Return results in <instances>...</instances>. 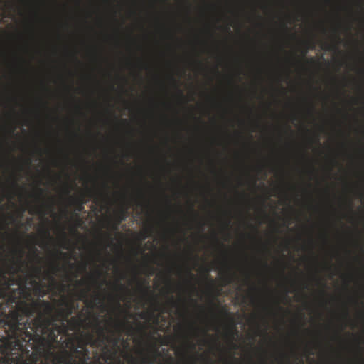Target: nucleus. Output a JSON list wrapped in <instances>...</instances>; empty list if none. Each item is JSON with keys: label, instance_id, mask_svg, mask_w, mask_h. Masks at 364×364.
Here are the masks:
<instances>
[{"label": "nucleus", "instance_id": "nucleus-3", "mask_svg": "<svg viewBox=\"0 0 364 364\" xmlns=\"http://www.w3.org/2000/svg\"><path fill=\"white\" fill-rule=\"evenodd\" d=\"M102 358L104 360L102 364H126L120 358H117L115 350L109 349L107 346H104ZM160 353L158 349H154L145 353L140 358L134 356L131 353H125L124 360L127 364H155L158 362Z\"/></svg>", "mask_w": 364, "mask_h": 364}, {"label": "nucleus", "instance_id": "nucleus-4", "mask_svg": "<svg viewBox=\"0 0 364 364\" xmlns=\"http://www.w3.org/2000/svg\"><path fill=\"white\" fill-rule=\"evenodd\" d=\"M114 328L115 332L120 335L124 330L129 332L132 331L133 326L127 320H119V318H117V320L114 321Z\"/></svg>", "mask_w": 364, "mask_h": 364}, {"label": "nucleus", "instance_id": "nucleus-32", "mask_svg": "<svg viewBox=\"0 0 364 364\" xmlns=\"http://www.w3.org/2000/svg\"><path fill=\"white\" fill-rule=\"evenodd\" d=\"M314 109V105H311L310 107V112H313Z\"/></svg>", "mask_w": 364, "mask_h": 364}, {"label": "nucleus", "instance_id": "nucleus-30", "mask_svg": "<svg viewBox=\"0 0 364 364\" xmlns=\"http://www.w3.org/2000/svg\"><path fill=\"white\" fill-rule=\"evenodd\" d=\"M191 348L192 350H194V348H196L195 344L191 343Z\"/></svg>", "mask_w": 364, "mask_h": 364}, {"label": "nucleus", "instance_id": "nucleus-38", "mask_svg": "<svg viewBox=\"0 0 364 364\" xmlns=\"http://www.w3.org/2000/svg\"><path fill=\"white\" fill-rule=\"evenodd\" d=\"M277 307H278V309H282V307L279 306V303H277Z\"/></svg>", "mask_w": 364, "mask_h": 364}, {"label": "nucleus", "instance_id": "nucleus-19", "mask_svg": "<svg viewBox=\"0 0 364 364\" xmlns=\"http://www.w3.org/2000/svg\"><path fill=\"white\" fill-rule=\"evenodd\" d=\"M187 274L189 275L190 277L191 278H194V274H192L191 271V270H187Z\"/></svg>", "mask_w": 364, "mask_h": 364}, {"label": "nucleus", "instance_id": "nucleus-26", "mask_svg": "<svg viewBox=\"0 0 364 364\" xmlns=\"http://www.w3.org/2000/svg\"><path fill=\"white\" fill-rule=\"evenodd\" d=\"M309 48H310V49H314V43H309Z\"/></svg>", "mask_w": 364, "mask_h": 364}, {"label": "nucleus", "instance_id": "nucleus-20", "mask_svg": "<svg viewBox=\"0 0 364 364\" xmlns=\"http://www.w3.org/2000/svg\"><path fill=\"white\" fill-rule=\"evenodd\" d=\"M76 282L79 285H82V284H85V281L84 280H77V281H76Z\"/></svg>", "mask_w": 364, "mask_h": 364}, {"label": "nucleus", "instance_id": "nucleus-47", "mask_svg": "<svg viewBox=\"0 0 364 364\" xmlns=\"http://www.w3.org/2000/svg\"><path fill=\"white\" fill-rule=\"evenodd\" d=\"M97 274H98V277H100L101 273H100V272H98V273H97Z\"/></svg>", "mask_w": 364, "mask_h": 364}, {"label": "nucleus", "instance_id": "nucleus-6", "mask_svg": "<svg viewBox=\"0 0 364 364\" xmlns=\"http://www.w3.org/2000/svg\"><path fill=\"white\" fill-rule=\"evenodd\" d=\"M127 216V208H122L117 215V219L116 223L113 226V229L117 230L119 225L122 222L124 221Z\"/></svg>", "mask_w": 364, "mask_h": 364}, {"label": "nucleus", "instance_id": "nucleus-1", "mask_svg": "<svg viewBox=\"0 0 364 364\" xmlns=\"http://www.w3.org/2000/svg\"><path fill=\"white\" fill-rule=\"evenodd\" d=\"M64 307L53 314L54 306L46 300H33L31 302H22L18 310L13 313V318L16 323L19 314L33 315V329L36 338V351L40 364H102L100 360L92 362L88 345L92 347L105 346V342L112 341L114 347L117 346L119 339L112 338L107 335L106 328L102 327L97 321V337L92 333L71 338L68 336L61 350H54V343L58 342L60 333H68L66 325L75 308L73 302L63 301Z\"/></svg>", "mask_w": 364, "mask_h": 364}, {"label": "nucleus", "instance_id": "nucleus-49", "mask_svg": "<svg viewBox=\"0 0 364 364\" xmlns=\"http://www.w3.org/2000/svg\"><path fill=\"white\" fill-rule=\"evenodd\" d=\"M70 267H74V265H73V264H70Z\"/></svg>", "mask_w": 364, "mask_h": 364}, {"label": "nucleus", "instance_id": "nucleus-14", "mask_svg": "<svg viewBox=\"0 0 364 364\" xmlns=\"http://www.w3.org/2000/svg\"><path fill=\"white\" fill-rule=\"evenodd\" d=\"M65 193H66L67 194L70 193L71 188H70V185L66 184V185H65Z\"/></svg>", "mask_w": 364, "mask_h": 364}, {"label": "nucleus", "instance_id": "nucleus-15", "mask_svg": "<svg viewBox=\"0 0 364 364\" xmlns=\"http://www.w3.org/2000/svg\"><path fill=\"white\" fill-rule=\"evenodd\" d=\"M225 279L227 284H230V282L232 281V277L231 276H228L225 278Z\"/></svg>", "mask_w": 364, "mask_h": 364}, {"label": "nucleus", "instance_id": "nucleus-23", "mask_svg": "<svg viewBox=\"0 0 364 364\" xmlns=\"http://www.w3.org/2000/svg\"><path fill=\"white\" fill-rule=\"evenodd\" d=\"M61 232H62V234H63V236L64 240H66V238H67L65 232H64V230H61Z\"/></svg>", "mask_w": 364, "mask_h": 364}, {"label": "nucleus", "instance_id": "nucleus-24", "mask_svg": "<svg viewBox=\"0 0 364 364\" xmlns=\"http://www.w3.org/2000/svg\"><path fill=\"white\" fill-rule=\"evenodd\" d=\"M56 255H63V256L67 255L66 254L62 253V252H60V251L56 252Z\"/></svg>", "mask_w": 364, "mask_h": 364}, {"label": "nucleus", "instance_id": "nucleus-46", "mask_svg": "<svg viewBox=\"0 0 364 364\" xmlns=\"http://www.w3.org/2000/svg\"><path fill=\"white\" fill-rule=\"evenodd\" d=\"M2 253H1V247H0V255H1Z\"/></svg>", "mask_w": 364, "mask_h": 364}, {"label": "nucleus", "instance_id": "nucleus-25", "mask_svg": "<svg viewBox=\"0 0 364 364\" xmlns=\"http://www.w3.org/2000/svg\"><path fill=\"white\" fill-rule=\"evenodd\" d=\"M310 62L311 63H315L316 60L314 57L310 58Z\"/></svg>", "mask_w": 364, "mask_h": 364}, {"label": "nucleus", "instance_id": "nucleus-35", "mask_svg": "<svg viewBox=\"0 0 364 364\" xmlns=\"http://www.w3.org/2000/svg\"><path fill=\"white\" fill-rule=\"evenodd\" d=\"M223 312L224 314H226V315L229 314L228 313H227L226 310H225V309H223Z\"/></svg>", "mask_w": 364, "mask_h": 364}, {"label": "nucleus", "instance_id": "nucleus-29", "mask_svg": "<svg viewBox=\"0 0 364 364\" xmlns=\"http://www.w3.org/2000/svg\"><path fill=\"white\" fill-rule=\"evenodd\" d=\"M345 316H346V318L349 317V313H348V311H347V310H346V312H345Z\"/></svg>", "mask_w": 364, "mask_h": 364}, {"label": "nucleus", "instance_id": "nucleus-34", "mask_svg": "<svg viewBox=\"0 0 364 364\" xmlns=\"http://www.w3.org/2000/svg\"><path fill=\"white\" fill-rule=\"evenodd\" d=\"M230 223V219H228L227 221L226 225L228 226Z\"/></svg>", "mask_w": 364, "mask_h": 364}, {"label": "nucleus", "instance_id": "nucleus-42", "mask_svg": "<svg viewBox=\"0 0 364 364\" xmlns=\"http://www.w3.org/2000/svg\"><path fill=\"white\" fill-rule=\"evenodd\" d=\"M179 94H180V95H181V96H183V92H182V91L179 90Z\"/></svg>", "mask_w": 364, "mask_h": 364}, {"label": "nucleus", "instance_id": "nucleus-33", "mask_svg": "<svg viewBox=\"0 0 364 364\" xmlns=\"http://www.w3.org/2000/svg\"><path fill=\"white\" fill-rule=\"evenodd\" d=\"M181 354H182V355H183V358H186V353H185V351H183Z\"/></svg>", "mask_w": 364, "mask_h": 364}, {"label": "nucleus", "instance_id": "nucleus-36", "mask_svg": "<svg viewBox=\"0 0 364 364\" xmlns=\"http://www.w3.org/2000/svg\"><path fill=\"white\" fill-rule=\"evenodd\" d=\"M321 284L323 288L326 287V284L325 283H321Z\"/></svg>", "mask_w": 364, "mask_h": 364}, {"label": "nucleus", "instance_id": "nucleus-39", "mask_svg": "<svg viewBox=\"0 0 364 364\" xmlns=\"http://www.w3.org/2000/svg\"><path fill=\"white\" fill-rule=\"evenodd\" d=\"M211 305H212L213 306H215V304H214V302H213V300L211 301Z\"/></svg>", "mask_w": 364, "mask_h": 364}, {"label": "nucleus", "instance_id": "nucleus-44", "mask_svg": "<svg viewBox=\"0 0 364 364\" xmlns=\"http://www.w3.org/2000/svg\"><path fill=\"white\" fill-rule=\"evenodd\" d=\"M106 282H106V280H105V279H103V280H102V284H106Z\"/></svg>", "mask_w": 364, "mask_h": 364}, {"label": "nucleus", "instance_id": "nucleus-37", "mask_svg": "<svg viewBox=\"0 0 364 364\" xmlns=\"http://www.w3.org/2000/svg\"><path fill=\"white\" fill-rule=\"evenodd\" d=\"M85 295H86V291H82V296H85Z\"/></svg>", "mask_w": 364, "mask_h": 364}, {"label": "nucleus", "instance_id": "nucleus-48", "mask_svg": "<svg viewBox=\"0 0 364 364\" xmlns=\"http://www.w3.org/2000/svg\"><path fill=\"white\" fill-rule=\"evenodd\" d=\"M186 3H188V1L187 0H183Z\"/></svg>", "mask_w": 364, "mask_h": 364}, {"label": "nucleus", "instance_id": "nucleus-2", "mask_svg": "<svg viewBox=\"0 0 364 364\" xmlns=\"http://www.w3.org/2000/svg\"><path fill=\"white\" fill-rule=\"evenodd\" d=\"M19 256L7 265L6 269L0 268V327L8 339L11 340V350L20 353L21 364H40L38 354L36 351V338L33 329V316H22L19 314L17 321L13 318V313L18 310L21 303L27 302L31 296L27 281L31 278H40L41 267H34L33 273L21 279V282L15 279V274L23 272V249H19ZM0 363L6 364L4 358L0 357Z\"/></svg>", "mask_w": 364, "mask_h": 364}, {"label": "nucleus", "instance_id": "nucleus-12", "mask_svg": "<svg viewBox=\"0 0 364 364\" xmlns=\"http://www.w3.org/2000/svg\"><path fill=\"white\" fill-rule=\"evenodd\" d=\"M115 287L119 289L120 291H124V289H127V288L124 287V285L122 284L120 281L118 280L116 284H114Z\"/></svg>", "mask_w": 364, "mask_h": 364}, {"label": "nucleus", "instance_id": "nucleus-31", "mask_svg": "<svg viewBox=\"0 0 364 364\" xmlns=\"http://www.w3.org/2000/svg\"><path fill=\"white\" fill-rule=\"evenodd\" d=\"M308 53V50L307 49H305L303 52V55L305 56L306 55V53Z\"/></svg>", "mask_w": 364, "mask_h": 364}, {"label": "nucleus", "instance_id": "nucleus-41", "mask_svg": "<svg viewBox=\"0 0 364 364\" xmlns=\"http://www.w3.org/2000/svg\"><path fill=\"white\" fill-rule=\"evenodd\" d=\"M264 265L266 267H268L267 262H264Z\"/></svg>", "mask_w": 364, "mask_h": 364}, {"label": "nucleus", "instance_id": "nucleus-18", "mask_svg": "<svg viewBox=\"0 0 364 364\" xmlns=\"http://www.w3.org/2000/svg\"><path fill=\"white\" fill-rule=\"evenodd\" d=\"M173 358L172 357H170L168 361V364H173ZM159 364H164L163 363H160Z\"/></svg>", "mask_w": 364, "mask_h": 364}, {"label": "nucleus", "instance_id": "nucleus-16", "mask_svg": "<svg viewBox=\"0 0 364 364\" xmlns=\"http://www.w3.org/2000/svg\"><path fill=\"white\" fill-rule=\"evenodd\" d=\"M31 284L34 286H39V283L36 279H31Z\"/></svg>", "mask_w": 364, "mask_h": 364}, {"label": "nucleus", "instance_id": "nucleus-11", "mask_svg": "<svg viewBox=\"0 0 364 364\" xmlns=\"http://www.w3.org/2000/svg\"><path fill=\"white\" fill-rule=\"evenodd\" d=\"M154 232V226L150 225L146 229L144 230V234H143V238H146L148 237H150L152 233Z\"/></svg>", "mask_w": 364, "mask_h": 364}, {"label": "nucleus", "instance_id": "nucleus-5", "mask_svg": "<svg viewBox=\"0 0 364 364\" xmlns=\"http://www.w3.org/2000/svg\"><path fill=\"white\" fill-rule=\"evenodd\" d=\"M85 322H86V318H83L81 316H73L67 321L66 326L68 330H76L80 329Z\"/></svg>", "mask_w": 364, "mask_h": 364}, {"label": "nucleus", "instance_id": "nucleus-21", "mask_svg": "<svg viewBox=\"0 0 364 364\" xmlns=\"http://www.w3.org/2000/svg\"><path fill=\"white\" fill-rule=\"evenodd\" d=\"M171 302L172 303V304H173V306H174V304H176V303L173 296H171Z\"/></svg>", "mask_w": 364, "mask_h": 364}, {"label": "nucleus", "instance_id": "nucleus-13", "mask_svg": "<svg viewBox=\"0 0 364 364\" xmlns=\"http://www.w3.org/2000/svg\"><path fill=\"white\" fill-rule=\"evenodd\" d=\"M43 233L46 237L51 238L50 230L48 228L43 230Z\"/></svg>", "mask_w": 364, "mask_h": 364}, {"label": "nucleus", "instance_id": "nucleus-50", "mask_svg": "<svg viewBox=\"0 0 364 364\" xmlns=\"http://www.w3.org/2000/svg\"><path fill=\"white\" fill-rule=\"evenodd\" d=\"M321 292H322L323 294H325V291H324V290H323V291H322Z\"/></svg>", "mask_w": 364, "mask_h": 364}, {"label": "nucleus", "instance_id": "nucleus-9", "mask_svg": "<svg viewBox=\"0 0 364 364\" xmlns=\"http://www.w3.org/2000/svg\"><path fill=\"white\" fill-rule=\"evenodd\" d=\"M74 202L77 203V210L82 211L84 210V204L86 203V198L85 195H81L74 199Z\"/></svg>", "mask_w": 364, "mask_h": 364}, {"label": "nucleus", "instance_id": "nucleus-43", "mask_svg": "<svg viewBox=\"0 0 364 364\" xmlns=\"http://www.w3.org/2000/svg\"><path fill=\"white\" fill-rule=\"evenodd\" d=\"M227 31H228V32L230 31V28L229 27H227Z\"/></svg>", "mask_w": 364, "mask_h": 364}, {"label": "nucleus", "instance_id": "nucleus-27", "mask_svg": "<svg viewBox=\"0 0 364 364\" xmlns=\"http://www.w3.org/2000/svg\"><path fill=\"white\" fill-rule=\"evenodd\" d=\"M139 316H140L141 318H145V316H146V314H144V313H141V314H139Z\"/></svg>", "mask_w": 364, "mask_h": 364}, {"label": "nucleus", "instance_id": "nucleus-7", "mask_svg": "<svg viewBox=\"0 0 364 364\" xmlns=\"http://www.w3.org/2000/svg\"><path fill=\"white\" fill-rule=\"evenodd\" d=\"M138 287L144 296H153L148 282L146 281L144 284L141 283V282H138Z\"/></svg>", "mask_w": 364, "mask_h": 364}, {"label": "nucleus", "instance_id": "nucleus-28", "mask_svg": "<svg viewBox=\"0 0 364 364\" xmlns=\"http://www.w3.org/2000/svg\"><path fill=\"white\" fill-rule=\"evenodd\" d=\"M190 208H191V212H193V213H196V212H195V210H194V209H193V204H191V207H190Z\"/></svg>", "mask_w": 364, "mask_h": 364}, {"label": "nucleus", "instance_id": "nucleus-17", "mask_svg": "<svg viewBox=\"0 0 364 364\" xmlns=\"http://www.w3.org/2000/svg\"><path fill=\"white\" fill-rule=\"evenodd\" d=\"M38 192H39V193H40V195H41V196H43V194H44V193H45V190H44V189H43V188H38Z\"/></svg>", "mask_w": 364, "mask_h": 364}, {"label": "nucleus", "instance_id": "nucleus-45", "mask_svg": "<svg viewBox=\"0 0 364 364\" xmlns=\"http://www.w3.org/2000/svg\"><path fill=\"white\" fill-rule=\"evenodd\" d=\"M122 274L121 278H124V274Z\"/></svg>", "mask_w": 364, "mask_h": 364}, {"label": "nucleus", "instance_id": "nucleus-40", "mask_svg": "<svg viewBox=\"0 0 364 364\" xmlns=\"http://www.w3.org/2000/svg\"><path fill=\"white\" fill-rule=\"evenodd\" d=\"M283 27H284V28L287 29V24H284V25H283Z\"/></svg>", "mask_w": 364, "mask_h": 364}, {"label": "nucleus", "instance_id": "nucleus-10", "mask_svg": "<svg viewBox=\"0 0 364 364\" xmlns=\"http://www.w3.org/2000/svg\"><path fill=\"white\" fill-rule=\"evenodd\" d=\"M59 270H60L59 263L54 262V263H53L52 267H51V272H47L46 277L48 278H50V280L54 281L55 279L53 277V274H55L56 272H58V271H59Z\"/></svg>", "mask_w": 364, "mask_h": 364}, {"label": "nucleus", "instance_id": "nucleus-8", "mask_svg": "<svg viewBox=\"0 0 364 364\" xmlns=\"http://www.w3.org/2000/svg\"><path fill=\"white\" fill-rule=\"evenodd\" d=\"M238 335V331L235 326H232L230 328H229L227 331V336H229L230 339V342L233 346V348H237V344L233 343V340L235 336Z\"/></svg>", "mask_w": 364, "mask_h": 364}, {"label": "nucleus", "instance_id": "nucleus-22", "mask_svg": "<svg viewBox=\"0 0 364 364\" xmlns=\"http://www.w3.org/2000/svg\"><path fill=\"white\" fill-rule=\"evenodd\" d=\"M185 363H186V364H196V361H194V360H192V361H191V362H189V361H188V360H185Z\"/></svg>", "mask_w": 364, "mask_h": 364}]
</instances>
